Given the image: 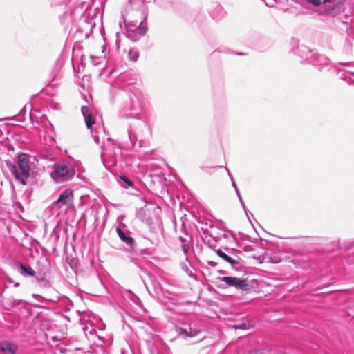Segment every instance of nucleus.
<instances>
[{"instance_id":"obj_1","label":"nucleus","mask_w":354,"mask_h":354,"mask_svg":"<svg viewBox=\"0 0 354 354\" xmlns=\"http://www.w3.org/2000/svg\"><path fill=\"white\" fill-rule=\"evenodd\" d=\"M29 156L21 153L17 158V165H10L9 168L15 179L23 185H26V180L30 176Z\"/></svg>"},{"instance_id":"obj_2","label":"nucleus","mask_w":354,"mask_h":354,"mask_svg":"<svg viewBox=\"0 0 354 354\" xmlns=\"http://www.w3.org/2000/svg\"><path fill=\"white\" fill-rule=\"evenodd\" d=\"M52 178L57 182L61 183L68 180L75 175V170L71 167L64 165H55Z\"/></svg>"},{"instance_id":"obj_3","label":"nucleus","mask_w":354,"mask_h":354,"mask_svg":"<svg viewBox=\"0 0 354 354\" xmlns=\"http://www.w3.org/2000/svg\"><path fill=\"white\" fill-rule=\"evenodd\" d=\"M218 279L225 282L227 286L234 287L238 290L245 291L250 289V285L245 279H241L234 277H223Z\"/></svg>"},{"instance_id":"obj_4","label":"nucleus","mask_w":354,"mask_h":354,"mask_svg":"<svg viewBox=\"0 0 354 354\" xmlns=\"http://www.w3.org/2000/svg\"><path fill=\"white\" fill-rule=\"evenodd\" d=\"M73 199V192L71 190L67 189L63 192L59 198L55 202V204L59 208L64 205H68L72 203Z\"/></svg>"},{"instance_id":"obj_5","label":"nucleus","mask_w":354,"mask_h":354,"mask_svg":"<svg viewBox=\"0 0 354 354\" xmlns=\"http://www.w3.org/2000/svg\"><path fill=\"white\" fill-rule=\"evenodd\" d=\"M17 346L8 341L0 342V351L3 354H16Z\"/></svg>"},{"instance_id":"obj_6","label":"nucleus","mask_w":354,"mask_h":354,"mask_svg":"<svg viewBox=\"0 0 354 354\" xmlns=\"http://www.w3.org/2000/svg\"><path fill=\"white\" fill-rule=\"evenodd\" d=\"M116 232L123 242L126 243L129 246L133 247L134 244V239L132 237L127 236L119 227H117Z\"/></svg>"},{"instance_id":"obj_7","label":"nucleus","mask_w":354,"mask_h":354,"mask_svg":"<svg viewBox=\"0 0 354 354\" xmlns=\"http://www.w3.org/2000/svg\"><path fill=\"white\" fill-rule=\"evenodd\" d=\"M216 253L218 257L222 258L225 261L230 263L231 265H239V261L235 259H233L228 255H227L224 252H223L221 250H217L216 251Z\"/></svg>"},{"instance_id":"obj_8","label":"nucleus","mask_w":354,"mask_h":354,"mask_svg":"<svg viewBox=\"0 0 354 354\" xmlns=\"http://www.w3.org/2000/svg\"><path fill=\"white\" fill-rule=\"evenodd\" d=\"M21 273L24 276H34L35 274V272L32 269L30 266H26L23 264H20Z\"/></svg>"},{"instance_id":"obj_9","label":"nucleus","mask_w":354,"mask_h":354,"mask_svg":"<svg viewBox=\"0 0 354 354\" xmlns=\"http://www.w3.org/2000/svg\"><path fill=\"white\" fill-rule=\"evenodd\" d=\"M39 328L41 330H49L52 328V324L47 319H43L41 321Z\"/></svg>"},{"instance_id":"obj_10","label":"nucleus","mask_w":354,"mask_h":354,"mask_svg":"<svg viewBox=\"0 0 354 354\" xmlns=\"http://www.w3.org/2000/svg\"><path fill=\"white\" fill-rule=\"evenodd\" d=\"M84 118V121L88 129H91L93 125L95 123V120L93 115L91 113Z\"/></svg>"},{"instance_id":"obj_11","label":"nucleus","mask_w":354,"mask_h":354,"mask_svg":"<svg viewBox=\"0 0 354 354\" xmlns=\"http://www.w3.org/2000/svg\"><path fill=\"white\" fill-rule=\"evenodd\" d=\"M175 330L176 333H178L179 335H182L184 338H187L188 337H190L191 335H189L188 332L185 330V329L176 326Z\"/></svg>"},{"instance_id":"obj_12","label":"nucleus","mask_w":354,"mask_h":354,"mask_svg":"<svg viewBox=\"0 0 354 354\" xmlns=\"http://www.w3.org/2000/svg\"><path fill=\"white\" fill-rule=\"evenodd\" d=\"M81 111H82V113L84 117L91 114V112L89 111V109L88 106H84L82 107L81 109Z\"/></svg>"},{"instance_id":"obj_13","label":"nucleus","mask_w":354,"mask_h":354,"mask_svg":"<svg viewBox=\"0 0 354 354\" xmlns=\"http://www.w3.org/2000/svg\"><path fill=\"white\" fill-rule=\"evenodd\" d=\"M129 56L133 61H136L138 57V55L136 52H129Z\"/></svg>"},{"instance_id":"obj_14","label":"nucleus","mask_w":354,"mask_h":354,"mask_svg":"<svg viewBox=\"0 0 354 354\" xmlns=\"http://www.w3.org/2000/svg\"><path fill=\"white\" fill-rule=\"evenodd\" d=\"M306 1L315 6H318L321 3V0H306Z\"/></svg>"},{"instance_id":"obj_15","label":"nucleus","mask_w":354,"mask_h":354,"mask_svg":"<svg viewBox=\"0 0 354 354\" xmlns=\"http://www.w3.org/2000/svg\"><path fill=\"white\" fill-rule=\"evenodd\" d=\"M234 327V328H236V329H237V328H239V329H246L247 326H246V324H241V325H239V326H238V325H235Z\"/></svg>"},{"instance_id":"obj_16","label":"nucleus","mask_w":354,"mask_h":354,"mask_svg":"<svg viewBox=\"0 0 354 354\" xmlns=\"http://www.w3.org/2000/svg\"><path fill=\"white\" fill-rule=\"evenodd\" d=\"M188 248H189V247L187 245H186V244L183 245V250L185 253H186L187 252Z\"/></svg>"},{"instance_id":"obj_17","label":"nucleus","mask_w":354,"mask_h":354,"mask_svg":"<svg viewBox=\"0 0 354 354\" xmlns=\"http://www.w3.org/2000/svg\"><path fill=\"white\" fill-rule=\"evenodd\" d=\"M140 28L142 29V32H146V30H147V28L145 27V26L144 24H141L140 26Z\"/></svg>"},{"instance_id":"obj_18","label":"nucleus","mask_w":354,"mask_h":354,"mask_svg":"<svg viewBox=\"0 0 354 354\" xmlns=\"http://www.w3.org/2000/svg\"><path fill=\"white\" fill-rule=\"evenodd\" d=\"M246 354H258L256 351H250Z\"/></svg>"}]
</instances>
